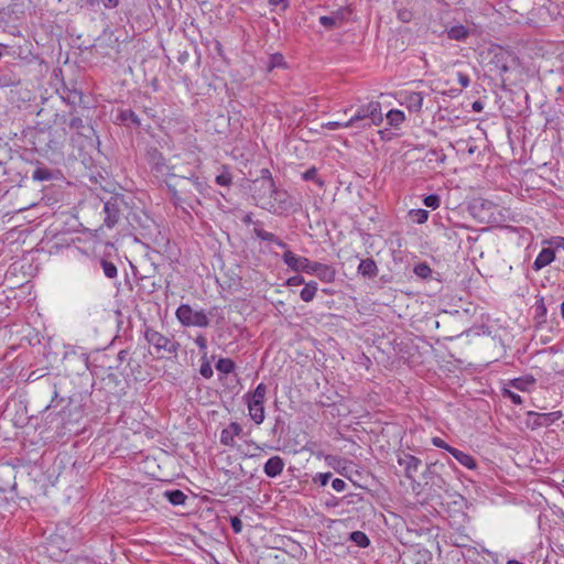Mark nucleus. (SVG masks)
Here are the masks:
<instances>
[{
	"label": "nucleus",
	"mask_w": 564,
	"mask_h": 564,
	"mask_svg": "<svg viewBox=\"0 0 564 564\" xmlns=\"http://www.w3.org/2000/svg\"><path fill=\"white\" fill-rule=\"evenodd\" d=\"M332 473H319V474H316L314 477H313V482L314 484H318L319 486H325L327 485V482L329 481V479L332 478Z\"/></svg>",
	"instance_id": "obj_49"
},
{
	"label": "nucleus",
	"mask_w": 564,
	"mask_h": 564,
	"mask_svg": "<svg viewBox=\"0 0 564 564\" xmlns=\"http://www.w3.org/2000/svg\"><path fill=\"white\" fill-rule=\"evenodd\" d=\"M303 180L304 181H313L315 182L319 187H323L325 182L318 177L317 170L315 166L310 167L307 171L303 173Z\"/></svg>",
	"instance_id": "obj_42"
},
{
	"label": "nucleus",
	"mask_w": 564,
	"mask_h": 564,
	"mask_svg": "<svg viewBox=\"0 0 564 564\" xmlns=\"http://www.w3.org/2000/svg\"><path fill=\"white\" fill-rule=\"evenodd\" d=\"M195 344L198 346L199 350L204 354H207V339L203 335H198L195 338Z\"/></svg>",
	"instance_id": "obj_53"
},
{
	"label": "nucleus",
	"mask_w": 564,
	"mask_h": 564,
	"mask_svg": "<svg viewBox=\"0 0 564 564\" xmlns=\"http://www.w3.org/2000/svg\"><path fill=\"white\" fill-rule=\"evenodd\" d=\"M242 223L246 225L253 224L254 225L253 232L259 239H261L263 241L275 243L280 248L288 247V245L283 240H281L278 236H275L272 232L265 231L262 228V224L259 220L253 221L252 214L245 215V217L242 218Z\"/></svg>",
	"instance_id": "obj_9"
},
{
	"label": "nucleus",
	"mask_w": 564,
	"mask_h": 564,
	"mask_svg": "<svg viewBox=\"0 0 564 564\" xmlns=\"http://www.w3.org/2000/svg\"><path fill=\"white\" fill-rule=\"evenodd\" d=\"M534 383L535 379L532 376L520 377L510 381V386L520 391H527Z\"/></svg>",
	"instance_id": "obj_28"
},
{
	"label": "nucleus",
	"mask_w": 564,
	"mask_h": 564,
	"mask_svg": "<svg viewBox=\"0 0 564 564\" xmlns=\"http://www.w3.org/2000/svg\"><path fill=\"white\" fill-rule=\"evenodd\" d=\"M62 99L67 104V105H70V106H75L79 102H82L83 100V94L80 90H78L77 88H68V87H64L63 89V94H62Z\"/></svg>",
	"instance_id": "obj_21"
},
{
	"label": "nucleus",
	"mask_w": 564,
	"mask_h": 564,
	"mask_svg": "<svg viewBox=\"0 0 564 564\" xmlns=\"http://www.w3.org/2000/svg\"><path fill=\"white\" fill-rule=\"evenodd\" d=\"M254 185V189L258 184L264 185V194L260 195V199H264L267 197V191H273V186H275L274 180L269 169H261L260 175L252 181Z\"/></svg>",
	"instance_id": "obj_17"
},
{
	"label": "nucleus",
	"mask_w": 564,
	"mask_h": 564,
	"mask_svg": "<svg viewBox=\"0 0 564 564\" xmlns=\"http://www.w3.org/2000/svg\"><path fill=\"white\" fill-rule=\"evenodd\" d=\"M398 464L404 467V476L409 480H414V474L419 470L422 462L411 454L403 453L398 457Z\"/></svg>",
	"instance_id": "obj_10"
},
{
	"label": "nucleus",
	"mask_w": 564,
	"mask_h": 564,
	"mask_svg": "<svg viewBox=\"0 0 564 564\" xmlns=\"http://www.w3.org/2000/svg\"><path fill=\"white\" fill-rule=\"evenodd\" d=\"M322 127L325 128V129H328V130H336V129H339V128H346L345 127V122H339V121H329V122L323 123Z\"/></svg>",
	"instance_id": "obj_57"
},
{
	"label": "nucleus",
	"mask_w": 564,
	"mask_h": 564,
	"mask_svg": "<svg viewBox=\"0 0 564 564\" xmlns=\"http://www.w3.org/2000/svg\"><path fill=\"white\" fill-rule=\"evenodd\" d=\"M325 460L327 462L328 465H333L335 460H337V457L336 456H333V455H327L325 457Z\"/></svg>",
	"instance_id": "obj_63"
},
{
	"label": "nucleus",
	"mask_w": 564,
	"mask_h": 564,
	"mask_svg": "<svg viewBox=\"0 0 564 564\" xmlns=\"http://www.w3.org/2000/svg\"><path fill=\"white\" fill-rule=\"evenodd\" d=\"M423 94L420 91H405L403 94V104L410 112H420L423 106Z\"/></svg>",
	"instance_id": "obj_13"
},
{
	"label": "nucleus",
	"mask_w": 564,
	"mask_h": 564,
	"mask_svg": "<svg viewBox=\"0 0 564 564\" xmlns=\"http://www.w3.org/2000/svg\"><path fill=\"white\" fill-rule=\"evenodd\" d=\"M145 161L149 164L151 172L160 177V176H171V177H180L181 180H187L192 182L193 186L196 188L198 194H205L207 189L206 182L196 175L195 172L188 171L184 174L175 173V166H171L167 164L166 159L163 153L159 151L155 147H149L145 152Z\"/></svg>",
	"instance_id": "obj_2"
},
{
	"label": "nucleus",
	"mask_w": 564,
	"mask_h": 564,
	"mask_svg": "<svg viewBox=\"0 0 564 564\" xmlns=\"http://www.w3.org/2000/svg\"><path fill=\"white\" fill-rule=\"evenodd\" d=\"M144 338L154 347L156 354L166 352L176 356L181 347L173 337H167L150 326H145Z\"/></svg>",
	"instance_id": "obj_5"
},
{
	"label": "nucleus",
	"mask_w": 564,
	"mask_h": 564,
	"mask_svg": "<svg viewBox=\"0 0 564 564\" xmlns=\"http://www.w3.org/2000/svg\"><path fill=\"white\" fill-rule=\"evenodd\" d=\"M423 204L432 209H437L441 205V197L437 194H431L424 197Z\"/></svg>",
	"instance_id": "obj_44"
},
{
	"label": "nucleus",
	"mask_w": 564,
	"mask_h": 564,
	"mask_svg": "<svg viewBox=\"0 0 564 564\" xmlns=\"http://www.w3.org/2000/svg\"><path fill=\"white\" fill-rule=\"evenodd\" d=\"M265 393L267 386L264 383H259L253 392L246 394L249 415L256 424H261L264 420Z\"/></svg>",
	"instance_id": "obj_6"
},
{
	"label": "nucleus",
	"mask_w": 564,
	"mask_h": 564,
	"mask_svg": "<svg viewBox=\"0 0 564 564\" xmlns=\"http://www.w3.org/2000/svg\"><path fill=\"white\" fill-rule=\"evenodd\" d=\"M471 108H473L474 111L479 112V111L482 110L484 105H482V102L480 100H476V101L473 102Z\"/></svg>",
	"instance_id": "obj_61"
},
{
	"label": "nucleus",
	"mask_w": 564,
	"mask_h": 564,
	"mask_svg": "<svg viewBox=\"0 0 564 564\" xmlns=\"http://www.w3.org/2000/svg\"><path fill=\"white\" fill-rule=\"evenodd\" d=\"M398 17L402 22H409L411 20L412 14L410 11H403L399 12Z\"/></svg>",
	"instance_id": "obj_60"
},
{
	"label": "nucleus",
	"mask_w": 564,
	"mask_h": 564,
	"mask_svg": "<svg viewBox=\"0 0 564 564\" xmlns=\"http://www.w3.org/2000/svg\"><path fill=\"white\" fill-rule=\"evenodd\" d=\"M378 267L373 259L368 258L360 261L358 265V273L364 278L372 279L378 275Z\"/></svg>",
	"instance_id": "obj_19"
},
{
	"label": "nucleus",
	"mask_w": 564,
	"mask_h": 564,
	"mask_svg": "<svg viewBox=\"0 0 564 564\" xmlns=\"http://www.w3.org/2000/svg\"><path fill=\"white\" fill-rule=\"evenodd\" d=\"M194 310L188 304H182L176 310V318L183 326H189V322L192 318Z\"/></svg>",
	"instance_id": "obj_25"
},
{
	"label": "nucleus",
	"mask_w": 564,
	"mask_h": 564,
	"mask_svg": "<svg viewBox=\"0 0 564 564\" xmlns=\"http://www.w3.org/2000/svg\"><path fill=\"white\" fill-rule=\"evenodd\" d=\"M215 367L219 372L229 375L235 370L236 364L230 358H219Z\"/></svg>",
	"instance_id": "obj_32"
},
{
	"label": "nucleus",
	"mask_w": 564,
	"mask_h": 564,
	"mask_svg": "<svg viewBox=\"0 0 564 564\" xmlns=\"http://www.w3.org/2000/svg\"><path fill=\"white\" fill-rule=\"evenodd\" d=\"M167 191L171 194V199L175 206L186 204L188 207L194 208L193 204L189 202V197H185L174 185L167 184Z\"/></svg>",
	"instance_id": "obj_24"
},
{
	"label": "nucleus",
	"mask_w": 564,
	"mask_h": 564,
	"mask_svg": "<svg viewBox=\"0 0 564 564\" xmlns=\"http://www.w3.org/2000/svg\"><path fill=\"white\" fill-rule=\"evenodd\" d=\"M242 433V427L237 422H231L220 433V443L225 446L234 447L236 445L235 437Z\"/></svg>",
	"instance_id": "obj_11"
},
{
	"label": "nucleus",
	"mask_w": 564,
	"mask_h": 564,
	"mask_svg": "<svg viewBox=\"0 0 564 564\" xmlns=\"http://www.w3.org/2000/svg\"><path fill=\"white\" fill-rule=\"evenodd\" d=\"M387 119H388L390 126L398 127L405 120V116H404L403 111L398 110V109H392L387 113Z\"/></svg>",
	"instance_id": "obj_36"
},
{
	"label": "nucleus",
	"mask_w": 564,
	"mask_h": 564,
	"mask_svg": "<svg viewBox=\"0 0 564 564\" xmlns=\"http://www.w3.org/2000/svg\"><path fill=\"white\" fill-rule=\"evenodd\" d=\"M32 178L40 182L51 181L53 180V172L45 166H37L32 173Z\"/></svg>",
	"instance_id": "obj_35"
},
{
	"label": "nucleus",
	"mask_w": 564,
	"mask_h": 564,
	"mask_svg": "<svg viewBox=\"0 0 564 564\" xmlns=\"http://www.w3.org/2000/svg\"><path fill=\"white\" fill-rule=\"evenodd\" d=\"M555 259V250L553 248H543L538 257L535 258L532 269L534 271H540L544 267L549 265Z\"/></svg>",
	"instance_id": "obj_14"
},
{
	"label": "nucleus",
	"mask_w": 564,
	"mask_h": 564,
	"mask_svg": "<svg viewBox=\"0 0 564 564\" xmlns=\"http://www.w3.org/2000/svg\"><path fill=\"white\" fill-rule=\"evenodd\" d=\"M502 395H503V398L510 399L513 404H521L523 402L521 395H519L518 393H516L509 389H503Z\"/></svg>",
	"instance_id": "obj_50"
},
{
	"label": "nucleus",
	"mask_w": 564,
	"mask_h": 564,
	"mask_svg": "<svg viewBox=\"0 0 564 564\" xmlns=\"http://www.w3.org/2000/svg\"><path fill=\"white\" fill-rule=\"evenodd\" d=\"M304 283H305L304 278L300 274L291 276L286 280V285H289V286H296V285H301Z\"/></svg>",
	"instance_id": "obj_54"
},
{
	"label": "nucleus",
	"mask_w": 564,
	"mask_h": 564,
	"mask_svg": "<svg viewBox=\"0 0 564 564\" xmlns=\"http://www.w3.org/2000/svg\"><path fill=\"white\" fill-rule=\"evenodd\" d=\"M312 274H315L321 281L325 283H330L335 280L336 270L332 265L316 262L314 264V271Z\"/></svg>",
	"instance_id": "obj_15"
},
{
	"label": "nucleus",
	"mask_w": 564,
	"mask_h": 564,
	"mask_svg": "<svg viewBox=\"0 0 564 564\" xmlns=\"http://www.w3.org/2000/svg\"><path fill=\"white\" fill-rule=\"evenodd\" d=\"M163 497L173 506H182L187 499V496L180 489L165 490Z\"/></svg>",
	"instance_id": "obj_23"
},
{
	"label": "nucleus",
	"mask_w": 564,
	"mask_h": 564,
	"mask_svg": "<svg viewBox=\"0 0 564 564\" xmlns=\"http://www.w3.org/2000/svg\"><path fill=\"white\" fill-rule=\"evenodd\" d=\"M188 53L187 52H182L178 57H177V61L181 63V64H184L187 59H188Z\"/></svg>",
	"instance_id": "obj_62"
},
{
	"label": "nucleus",
	"mask_w": 564,
	"mask_h": 564,
	"mask_svg": "<svg viewBox=\"0 0 564 564\" xmlns=\"http://www.w3.org/2000/svg\"><path fill=\"white\" fill-rule=\"evenodd\" d=\"M100 267L104 271V274L108 279H116L118 276V269L112 261L101 258L99 260Z\"/></svg>",
	"instance_id": "obj_31"
},
{
	"label": "nucleus",
	"mask_w": 564,
	"mask_h": 564,
	"mask_svg": "<svg viewBox=\"0 0 564 564\" xmlns=\"http://www.w3.org/2000/svg\"><path fill=\"white\" fill-rule=\"evenodd\" d=\"M253 191V197L256 199H258L259 202H261L262 204L268 200V198H264V199H260V195H263L264 194V185L263 184H258L257 185V188L254 189V187L252 188Z\"/></svg>",
	"instance_id": "obj_56"
},
{
	"label": "nucleus",
	"mask_w": 564,
	"mask_h": 564,
	"mask_svg": "<svg viewBox=\"0 0 564 564\" xmlns=\"http://www.w3.org/2000/svg\"><path fill=\"white\" fill-rule=\"evenodd\" d=\"M261 207L275 215L293 213L297 209L294 198L285 191L273 186V191H267V197Z\"/></svg>",
	"instance_id": "obj_4"
},
{
	"label": "nucleus",
	"mask_w": 564,
	"mask_h": 564,
	"mask_svg": "<svg viewBox=\"0 0 564 564\" xmlns=\"http://www.w3.org/2000/svg\"><path fill=\"white\" fill-rule=\"evenodd\" d=\"M285 252L282 256L283 262L294 272L311 273L314 271L315 261L301 256H296L292 251L285 248Z\"/></svg>",
	"instance_id": "obj_8"
},
{
	"label": "nucleus",
	"mask_w": 564,
	"mask_h": 564,
	"mask_svg": "<svg viewBox=\"0 0 564 564\" xmlns=\"http://www.w3.org/2000/svg\"><path fill=\"white\" fill-rule=\"evenodd\" d=\"M411 219L416 224H424L429 219L430 213L426 209H411L409 212Z\"/></svg>",
	"instance_id": "obj_39"
},
{
	"label": "nucleus",
	"mask_w": 564,
	"mask_h": 564,
	"mask_svg": "<svg viewBox=\"0 0 564 564\" xmlns=\"http://www.w3.org/2000/svg\"><path fill=\"white\" fill-rule=\"evenodd\" d=\"M344 19H345V17H344L343 10H338L335 12V15H332V17L322 15L319 18V23L324 28L332 30L337 26V20L344 21Z\"/></svg>",
	"instance_id": "obj_26"
},
{
	"label": "nucleus",
	"mask_w": 564,
	"mask_h": 564,
	"mask_svg": "<svg viewBox=\"0 0 564 564\" xmlns=\"http://www.w3.org/2000/svg\"><path fill=\"white\" fill-rule=\"evenodd\" d=\"M117 120L127 128H139L141 120L138 115L131 109H121L117 113Z\"/></svg>",
	"instance_id": "obj_16"
},
{
	"label": "nucleus",
	"mask_w": 564,
	"mask_h": 564,
	"mask_svg": "<svg viewBox=\"0 0 564 564\" xmlns=\"http://www.w3.org/2000/svg\"><path fill=\"white\" fill-rule=\"evenodd\" d=\"M457 79H458V83L462 85V87L466 88L469 86L470 84V78L467 74H464V73H458L457 74Z\"/></svg>",
	"instance_id": "obj_59"
},
{
	"label": "nucleus",
	"mask_w": 564,
	"mask_h": 564,
	"mask_svg": "<svg viewBox=\"0 0 564 564\" xmlns=\"http://www.w3.org/2000/svg\"><path fill=\"white\" fill-rule=\"evenodd\" d=\"M382 121L381 104L379 101H370L367 105L358 107L351 118L345 121V127L367 130L372 126H380Z\"/></svg>",
	"instance_id": "obj_3"
},
{
	"label": "nucleus",
	"mask_w": 564,
	"mask_h": 564,
	"mask_svg": "<svg viewBox=\"0 0 564 564\" xmlns=\"http://www.w3.org/2000/svg\"><path fill=\"white\" fill-rule=\"evenodd\" d=\"M413 271L417 276L422 279H426L432 274V269L425 262L416 264Z\"/></svg>",
	"instance_id": "obj_43"
},
{
	"label": "nucleus",
	"mask_w": 564,
	"mask_h": 564,
	"mask_svg": "<svg viewBox=\"0 0 564 564\" xmlns=\"http://www.w3.org/2000/svg\"><path fill=\"white\" fill-rule=\"evenodd\" d=\"M285 432V421L281 415H278L272 427V434L274 436H282Z\"/></svg>",
	"instance_id": "obj_45"
},
{
	"label": "nucleus",
	"mask_w": 564,
	"mask_h": 564,
	"mask_svg": "<svg viewBox=\"0 0 564 564\" xmlns=\"http://www.w3.org/2000/svg\"><path fill=\"white\" fill-rule=\"evenodd\" d=\"M284 66H285V62H284V57L282 54L275 53L270 56V63H269L270 70L275 67H284Z\"/></svg>",
	"instance_id": "obj_47"
},
{
	"label": "nucleus",
	"mask_w": 564,
	"mask_h": 564,
	"mask_svg": "<svg viewBox=\"0 0 564 564\" xmlns=\"http://www.w3.org/2000/svg\"><path fill=\"white\" fill-rule=\"evenodd\" d=\"M48 390L52 400L43 410V420L48 430L62 436L66 432H72V427L82 417V410L78 406H73L70 401L58 399L56 384L48 386Z\"/></svg>",
	"instance_id": "obj_1"
},
{
	"label": "nucleus",
	"mask_w": 564,
	"mask_h": 564,
	"mask_svg": "<svg viewBox=\"0 0 564 564\" xmlns=\"http://www.w3.org/2000/svg\"><path fill=\"white\" fill-rule=\"evenodd\" d=\"M69 113L72 116V118H70V120L68 122V127L70 129L77 131V133L80 134V135H85L84 130H86V129L87 130H93V128L90 126H86L85 124L84 120L80 117L74 116L73 111H70Z\"/></svg>",
	"instance_id": "obj_29"
},
{
	"label": "nucleus",
	"mask_w": 564,
	"mask_h": 564,
	"mask_svg": "<svg viewBox=\"0 0 564 564\" xmlns=\"http://www.w3.org/2000/svg\"><path fill=\"white\" fill-rule=\"evenodd\" d=\"M349 541L354 542L359 547H367L370 545V540L362 531H352L349 534Z\"/></svg>",
	"instance_id": "obj_33"
},
{
	"label": "nucleus",
	"mask_w": 564,
	"mask_h": 564,
	"mask_svg": "<svg viewBox=\"0 0 564 564\" xmlns=\"http://www.w3.org/2000/svg\"><path fill=\"white\" fill-rule=\"evenodd\" d=\"M332 487L334 490H336L337 492H341L346 489L347 485L346 482L340 479V478H335L333 481H332Z\"/></svg>",
	"instance_id": "obj_55"
},
{
	"label": "nucleus",
	"mask_w": 564,
	"mask_h": 564,
	"mask_svg": "<svg viewBox=\"0 0 564 564\" xmlns=\"http://www.w3.org/2000/svg\"><path fill=\"white\" fill-rule=\"evenodd\" d=\"M529 415H534V425L549 426L562 417V411H554L550 413H534L530 412Z\"/></svg>",
	"instance_id": "obj_18"
},
{
	"label": "nucleus",
	"mask_w": 564,
	"mask_h": 564,
	"mask_svg": "<svg viewBox=\"0 0 564 564\" xmlns=\"http://www.w3.org/2000/svg\"><path fill=\"white\" fill-rule=\"evenodd\" d=\"M268 3L271 7L281 6L282 11H285L290 6L289 0H268Z\"/></svg>",
	"instance_id": "obj_58"
},
{
	"label": "nucleus",
	"mask_w": 564,
	"mask_h": 564,
	"mask_svg": "<svg viewBox=\"0 0 564 564\" xmlns=\"http://www.w3.org/2000/svg\"><path fill=\"white\" fill-rule=\"evenodd\" d=\"M285 463L280 456L270 457L263 466L264 474L270 478L280 476L284 469Z\"/></svg>",
	"instance_id": "obj_12"
},
{
	"label": "nucleus",
	"mask_w": 564,
	"mask_h": 564,
	"mask_svg": "<svg viewBox=\"0 0 564 564\" xmlns=\"http://www.w3.org/2000/svg\"><path fill=\"white\" fill-rule=\"evenodd\" d=\"M449 454L468 469H475L477 467L475 458L463 451L453 447Z\"/></svg>",
	"instance_id": "obj_20"
},
{
	"label": "nucleus",
	"mask_w": 564,
	"mask_h": 564,
	"mask_svg": "<svg viewBox=\"0 0 564 564\" xmlns=\"http://www.w3.org/2000/svg\"><path fill=\"white\" fill-rule=\"evenodd\" d=\"M200 368H199V373L202 375V377H204L205 379H210L214 375V371H213V368L210 366V361L207 357V354H204L200 358Z\"/></svg>",
	"instance_id": "obj_38"
},
{
	"label": "nucleus",
	"mask_w": 564,
	"mask_h": 564,
	"mask_svg": "<svg viewBox=\"0 0 564 564\" xmlns=\"http://www.w3.org/2000/svg\"><path fill=\"white\" fill-rule=\"evenodd\" d=\"M123 198L121 196H111L104 204V213H105V225L108 228H113L121 218L122 213Z\"/></svg>",
	"instance_id": "obj_7"
},
{
	"label": "nucleus",
	"mask_w": 564,
	"mask_h": 564,
	"mask_svg": "<svg viewBox=\"0 0 564 564\" xmlns=\"http://www.w3.org/2000/svg\"><path fill=\"white\" fill-rule=\"evenodd\" d=\"M304 284L305 285L300 293L301 300L304 302H311L316 295L317 283L315 281H311Z\"/></svg>",
	"instance_id": "obj_30"
},
{
	"label": "nucleus",
	"mask_w": 564,
	"mask_h": 564,
	"mask_svg": "<svg viewBox=\"0 0 564 564\" xmlns=\"http://www.w3.org/2000/svg\"><path fill=\"white\" fill-rule=\"evenodd\" d=\"M141 288L145 290L149 294L154 293L159 288H161L160 283H156L151 276L144 275L140 278Z\"/></svg>",
	"instance_id": "obj_40"
},
{
	"label": "nucleus",
	"mask_w": 564,
	"mask_h": 564,
	"mask_svg": "<svg viewBox=\"0 0 564 564\" xmlns=\"http://www.w3.org/2000/svg\"><path fill=\"white\" fill-rule=\"evenodd\" d=\"M189 185L191 187H188L186 184H184L182 186V193L183 195L186 197L188 196L189 197V202L193 204V203H196V204H200V200L195 196L194 192H193V188L196 191V188L193 186L192 182L185 180Z\"/></svg>",
	"instance_id": "obj_46"
},
{
	"label": "nucleus",
	"mask_w": 564,
	"mask_h": 564,
	"mask_svg": "<svg viewBox=\"0 0 564 564\" xmlns=\"http://www.w3.org/2000/svg\"><path fill=\"white\" fill-rule=\"evenodd\" d=\"M210 321L203 310L193 312L189 326L208 327Z\"/></svg>",
	"instance_id": "obj_27"
},
{
	"label": "nucleus",
	"mask_w": 564,
	"mask_h": 564,
	"mask_svg": "<svg viewBox=\"0 0 564 564\" xmlns=\"http://www.w3.org/2000/svg\"><path fill=\"white\" fill-rule=\"evenodd\" d=\"M215 182L219 186H230L232 183V176L227 165L221 166V173L215 178Z\"/></svg>",
	"instance_id": "obj_34"
},
{
	"label": "nucleus",
	"mask_w": 564,
	"mask_h": 564,
	"mask_svg": "<svg viewBox=\"0 0 564 564\" xmlns=\"http://www.w3.org/2000/svg\"><path fill=\"white\" fill-rule=\"evenodd\" d=\"M432 444L438 448H443L445 449L446 452H451L453 446L448 445L444 440H442L441 437L438 436H435L432 438Z\"/></svg>",
	"instance_id": "obj_51"
},
{
	"label": "nucleus",
	"mask_w": 564,
	"mask_h": 564,
	"mask_svg": "<svg viewBox=\"0 0 564 564\" xmlns=\"http://www.w3.org/2000/svg\"><path fill=\"white\" fill-rule=\"evenodd\" d=\"M427 158L430 162L435 161L437 163H443L446 159V155L440 150L432 149L427 152Z\"/></svg>",
	"instance_id": "obj_48"
},
{
	"label": "nucleus",
	"mask_w": 564,
	"mask_h": 564,
	"mask_svg": "<svg viewBox=\"0 0 564 564\" xmlns=\"http://www.w3.org/2000/svg\"><path fill=\"white\" fill-rule=\"evenodd\" d=\"M534 312H535V315H534V318L539 322V323H544L545 319H546V306H545V303H544V299L541 297L536 302H535V305H534Z\"/></svg>",
	"instance_id": "obj_37"
},
{
	"label": "nucleus",
	"mask_w": 564,
	"mask_h": 564,
	"mask_svg": "<svg viewBox=\"0 0 564 564\" xmlns=\"http://www.w3.org/2000/svg\"><path fill=\"white\" fill-rule=\"evenodd\" d=\"M90 8H96L102 4L105 9H115L119 6V0H84Z\"/></svg>",
	"instance_id": "obj_41"
},
{
	"label": "nucleus",
	"mask_w": 564,
	"mask_h": 564,
	"mask_svg": "<svg viewBox=\"0 0 564 564\" xmlns=\"http://www.w3.org/2000/svg\"><path fill=\"white\" fill-rule=\"evenodd\" d=\"M446 34L449 40L465 41L469 36L470 32L466 26L458 24L447 29Z\"/></svg>",
	"instance_id": "obj_22"
},
{
	"label": "nucleus",
	"mask_w": 564,
	"mask_h": 564,
	"mask_svg": "<svg viewBox=\"0 0 564 564\" xmlns=\"http://www.w3.org/2000/svg\"><path fill=\"white\" fill-rule=\"evenodd\" d=\"M230 525L235 533H240L242 531V521L238 517H230Z\"/></svg>",
	"instance_id": "obj_52"
},
{
	"label": "nucleus",
	"mask_w": 564,
	"mask_h": 564,
	"mask_svg": "<svg viewBox=\"0 0 564 564\" xmlns=\"http://www.w3.org/2000/svg\"><path fill=\"white\" fill-rule=\"evenodd\" d=\"M507 564H524V563L517 561V560H508Z\"/></svg>",
	"instance_id": "obj_64"
}]
</instances>
